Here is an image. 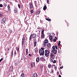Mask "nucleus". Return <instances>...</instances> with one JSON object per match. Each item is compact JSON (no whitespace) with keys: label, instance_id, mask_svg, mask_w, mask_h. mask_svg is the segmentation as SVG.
Masks as SVG:
<instances>
[{"label":"nucleus","instance_id":"1","mask_svg":"<svg viewBox=\"0 0 77 77\" xmlns=\"http://www.w3.org/2000/svg\"><path fill=\"white\" fill-rule=\"evenodd\" d=\"M39 53L40 56H43V55H44L45 52H44V51H42L41 49H40L39 50Z\"/></svg>","mask_w":77,"mask_h":77},{"label":"nucleus","instance_id":"2","mask_svg":"<svg viewBox=\"0 0 77 77\" xmlns=\"http://www.w3.org/2000/svg\"><path fill=\"white\" fill-rule=\"evenodd\" d=\"M50 54V52L47 50H45V55L46 57H48L49 55Z\"/></svg>","mask_w":77,"mask_h":77},{"label":"nucleus","instance_id":"3","mask_svg":"<svg viewBox=\"0 0 77 77\" xmlns=\"http://www.w3.org/2000/svg\"><path fill=\"white\" fill-rule=\"evenodd\" d=\"M52 48L53 50H52V51L53 52L54 54H56L57 53V50H56V49L55 48V46L54 45L52 47Z\"/></svg>","mask_w":77,"mask_h":77},{"label":"nucleus","instance_id":"4","mask_svg":"<svg viewBox=\"0 0 77 77\" xmlns=\"http://www.w3.org/2000/svg\"><path fill=\"white\" fill-rule=\"evenodd\" d=\"M6 21V17H4L1 21V23L2 24H4Z\"/></svg>","mask_w":77,"mask_h":77},{"label":"nucleus","instance_id":"5","mask_svg":"<svg viewBox=\"0 0 77 77\" xmlns=\"http://www.w3.org/2000/svg\"><path fill=\"white\" fill-rule=\"evenodd\" d=\"M31 36H32V38L34 39H36V37L37 36V35L35 33H33L32 34H31Z\"/></svg>","mask_w":77,"mask_h":77},{"label":"nucleus","instance_id":"6","mask_svg":"<svg viewBox=\"0 0 77 77\" xmlns=\"http://www.w3.org/2000/svg\"><path fill=\"white\" fill-rule=\"evenodd\" d=\"M24 41H25V37L23 36L22 38V45L23 46V44H24Z\"/></svg>","mask_w":77,"mask_h":77},{"label":"nucleus","instance_id":"7","mask_svg":"<svg viewBox=\"0 0 77 77\" xmlns=\"http://www.w3.org/2000/svg\"><path fill=\"white\" fill-rule=\"evenodd\" d=\"M29 8L31 9H32L33 8V3L32 2H31L29 3Z\"/></svg>","mask_w":77,"mask_h":77},{"label":"nucleus","instance_id":"8","mask_svg":"<svg viewBox=\"0 0 77 77\" xmlns=\"http://www.w3.org/2000/svg\"><path fill=\"white\" fill-rule=\"evenodd\" d=\"M50 56L52 58H54L55 56L54 55V54H53V53L51 52L50 54Z\"/></svg>","mask_w":77,"mask_h":77},{"label":"nucleus","instance_id":"9","mask_svg":"<svg viewBox=\"0 0 77 77\" xmlns=\"http://www.w3.org/2000/svg\"><path fill=\"white\" fill-rule=\"evenodd\" d=\"M40 60H41V61H42V62H44V61L45 60V59L43 57H40Z\"/></svg>","mask_w":77,"mask_h":77},{"label":"nucleus","instance_id":"10","mask_svg":"<svg viewBox=\"0 0 77 77\" xmlns=\"http://www.w3.org/2000/svg\"><path fill=\"white\" fill-rule=\"evenodd\" d=\"M48 48H50L51 47V44L50 43H48L47 45Z\"/></svg>","mask_w":77,"mask_h":77},{"label":"nucleus","instance_id":"11","mask_svg":"<svg viewBox=\"0 0 77 77\" xmlns=\"http://www.w3.org/2000/svg\"><path fill=\"white\" fill-rule=\"evenodd\" d=\"M49 39H50L51 41V42H52V41H53V39L54 38H53L52 36L50 35V36L49 37Z\"/></svg>","mask_w":77,"mask_h":77},{"label":"nucleus","instance_id":"12","mask_svg":"<svg viewBox=\"0 0 77 77\" xmlns=\"http://www.w3.org/2000/svg\"><path fill=\"white\" fill-rule=\"evenodd\" d=\"M37 76H38V75L37 73H34L33 74V77H37Z\"/></svg>","mask_w":77,"mask_h":77},{"label":"nucleus","instance_id":"13","mask_svg":"<svg viewBox=\"0 0 77 77\" xmlns=\"http://www.w3.org/2000/svg\"><path fill=\"white\" fill-rule=\"evenodd\" d=\"M40 12H41L40 11H37L36 12V13H35V15H39V14H40Z\"/></svg>","mask_w":77,"mask_h":77},{"label":"nucleus","instance_id":"14","mask_svg":"<svg viewBox=\"0 0 77 77\" xmlns=\"http://www.w3.org/2000/svg\"><path fill=\"white\" fill-rule=\"evenodd\" d=\"M54 58H51L50 59V62H51L53 63Z\"/></svg>","mask_w":77,"mask_h":77},{"label":"nucleus","instance_id":"15","mask_svg":"<svg viewBox=\"0 0 77 77\" xmlns=\"http://www.w3.org/2000/svg\"><path fill=\"white\" fill-rule=\"evenodd\" d=\"M47 5H45L43 7V10L44 11H45L47 9Z\"/></svg>","mask_w":77,"mask_h":77},{"label":"nucleus","instance_id":"16","mask_svg":"<svg viewBox=\"0 0 77 77\" xmlns=\"http://www.w3.org/2000/svg\"><path fill=\"white\" fill-rule=\"evenodd\" d=\"M26 56H27L28 55V49L27 48L26 49Z\"/></svg>","mask_w":77,"mask_h":77},{"label":"nucleus","instance_id":"17","mask_svg":"<svg viewBox=\"0 0 77 77\" xmlns=\"http://www.w3.org/2000/svg\"><path fill=\"white\" fill-rule=\"evenodd\" d=\"M36 61L38 62H39V57H38L36 58Z\"/></svg>","mask_w":77,"mask_h":77},{"label":"nucleus","instance_id":"18","mask_svg":"<svg viewBox=\"0 0 77 77\" xmlns=\"http://www.w3.org/2000/svg\"><path fill=\"white\" fill-rule=\"evenodd\" d=\"M35 53H37L38 51V48H35Z\"/></svg>","mask_w":77,"mask_h":77},{"label":"nucleus","instance_id":"19","mask_svg":"<svg viewBox=\"0 0 77 77\" xmlns=\"http://www.w3.org/2000/svg\"><path fill=\"white\" fill-rule=\"evenodd\" d=\"M41 37L42 38H45V35L44 34H41Z\"/></svg>","mask_w":77,"mask_h":77},{"label":"nucleus","instance_id":"20","mask_svg":"<svg viewBox=\"0 0 77 77\" xmlns=\"http://www.w3.org/2000/svg\"><path fill=\"white\" fill-rule=\"evenodd\" d=\"M10 70L11 71H13V66H11L10 69Z\"/></svg>","mask_w":77,"mask_h":77},{"label":"nucleus","instance_id":"21","mask_svg":"<svg viewBox=\"0 0 77 77\" xmlns=\"http://www.w3.org/2000/svg\"><path fill=\"white\" fill-rule=\"evenodd\" d=\"M14 12L16 13V12H18V10H17V8H15V9H14Z\"/></svg>","mask_w":77,"mask_h":77},{"label":"nucleus","instance_id":"22","mask_svg":"<svg viewBox=\"0 0 77 77\" xmlns=\"http://www.w3.org/2000/svg\"><path fill=\"white\" fill-rule=\"evenodd\" d=\"M8 10H9V11H11V8L10 7V5H8Z\"/></svg>","mask_w":77,"mask_h":77},{"label":"nucleus","instance_id":"23","mask_svg":"<svg viewBox=\"0 0 77 77\" xmlns=\"http://www.w3.org/2000/svg\"><path fill=\"white\" fill-rule=\"evenodd\" d=\"M57 40V38L56 37H55L54 39V42H56V40Z\"/></svg>","mask_w":77,"mask_h":77},{"label":"nucleus","instance_id":"24","mask_svg":"<svg viewBox=\"0 0 77 77\" xmlns=\"http://www.w3.org/2000/svg\"><path fill=\"white\" fill-rule=\"evenodd\" d=\"M45 42H46V43H48V40L47 39H45L44 41Z\"/></svg>","mask_w":77,"mask_h":77},{"label":"nucleus","instance_id":"25","mask_svg":"<svg viewBox=\"0 0 77 77\" xmlns=\"http://www.w3.org/2000/svg\"><path fill=\"white\" fill-rule=\"evenodd\" d=\"M44 29H42V31L41 35L44 34Z\"/></svg>","mask_w":77,"mask_h":77},{"label":"nucleus","instance_id":"26","mask_svg":"<svg viewBox=\"0 0 77 77\" xmlns=\"http://www.w3.org/2000/svg\"><path fill=\"white\" fill-rule=\"evenodd\" d=\"M16 49L17 52H18V51L20 50V47L19 46V47H16Z\"/></svg>","mask_w":77,"mask_h":77},{"label":"nucleus","instance_id":"27","mask_svg":"<svg viewBox=\"0 0 77 77\" xmlns=\"http://www.w3.org/2000/svg\"><path fill=\"white\" fill-rule=\"evenodd\" d=\"M32 39V35H31L29 37V41H31Z\"/></svg>","mask_w":77,"mask_h":77},{"label":"nucleus","instance_id":"28","mask_svg":"<svg viewBox=\"0 0 77 77\" xmlns=\"http://www.w3.org/2000/svg\"><path fill=\"white\" fill-rule=\"evenodd\" d=\"M47 43H46L45 42H44V47H45V46H46V45H47Z\"/></svg>","mask_w":77,"mask_h":77},{"label":"nucleus","instance_id":"29","mask_svg":"<svg viewBox=\"0 0 77 77\" xmlns=\"http://www.w3.org/2000/svg\"><path fill=\"white\" fill-rule=\"evenodd\" d=\"M45 19L46 20H47V21H51V19L46 18Z\"/></svg>","mask_w":77,"mask_h":77},{"label":"nucleus","instance_id":"30","mask_svg":"<svg viewBox=\"0 0 77 77\" xmlns=\"http://www.w3.org/2000/svg\"><path fill=\"white\" fill-rule=\"evenodd\" d=\"M20 77H24V73H22L20 76Z\"/></svg>","mask_w":77,"mask_h":77},{"label":"nucleus","instance_id":"31","mask_svg":"<svg viewBox=\"0 0 77 77\" xmlns=\"http://www.w3.org/2000/svg\"><path fill=\"white\" fill-rule=\"evenodd\" d=\"M36 44H37V42H34V45L35 47Z\"/></svg>","mask_w":77,"mask_h":77},{"label":"nucleus","instance_id":"32","mask_svg":"<svg viewBox=\"0 0 77 77\" xmlns=\"http://www.w3.org/2000/svg\"><path fill=\"white\" fill-rule=\"evenodd\" d=\"M51 64H48V67L49 68H51Z\"/></svg>","mask_w":77,"mask_h":77},{"label":"nucleus","instance_id":"33","mask_svg":"<svg viewBox=\"0 0 77 77\" xmlns=\"http://www.w3.org/2000/svg\"><path fill=\"white\" fill-rule=\"evenodd\" d=\"M3 16V14L1 13H0V18L2 17Z\"/></svg>","mask_w":77,"mask_h":77},{"label":"nucleus","instance_id":"34","mask_svg":"<svg viewBox=\"0 0 77 77\" xmlns=\"http://www.w3.org/2000/svg\"><path fill=\"white\" fill-rule=\"evenodd\" d=\"M14 56H16V55H17V53L15 50L14 53Z\"/></svg>","mask_w":77,"mask_h":77},{"label":"nucleus","instance_id":"35","mask_svg":"<svg viewBox=\"0 0 77 77\" xmlns=\"http://www.w3.org/2000/svg\"><path fill=\"white\" fill-rule=\"evenodd\" d=\"M52 63H56V61L54 60V61H53Z\"/></svg>","mask_w":77,"mask_h":77},{"label":"nucleus","instance_id":"36","mask_svg":"<svg viewBox=\"0 0 77 77\" xmlns=\"http://www.w3.org/2000/svg\"><path fill=\"white\" fill-rule=\"evenodd\" d=\"M60 41H59L58 45V46H59V45H60Z\"/></svg>","mask_w":77,"mask_h":77},{"label":"nucleus","instance_id":"37","mask_svg":"<svg viewBox=\"0 0 77 77\" xmlns=\"http://www.w3.org/2000/svg\"><path fill=\"white\" fill-rule=\"evenodd\" d=\"M14 52V51H12L11 53V57H12V56H13V52Z\"/></svg>","mask_w":77,"mask_h":77},{"label":"nucleus","instance_id":"38","mask_svg":"<svg viewBox=\"0 0 77 77\" xmlns=\"http://www.w3.org/2000/svg\"><path fill=\"white\" fill-rule=\"evenodd\" d=\"M31 68H33V63H31Z\"/></svg>","mask_w":77,"mask_h":77},{"label":"nucleus","instance_id":"39","mask_svg":"<svg viewBox=\"0 0 77 77\" xmlns=\"http://www.w3.org/2000/svg\"><path fill=\"white\" fill-rule=\"evenodd\" d=\"M41 49L42 50V51H44V48H41Z\"/></svg>","mask_w":77,"mask_h":77},{"label":"nucleus","instance_id":"40","mask_svg":"<svg viewBox=\"0 0 77 77\" xmlns=\"http://www.w3.org/2000/svg\"><path fill=\"white\" fill-rule=\"evenodd\" d=\"M30 12H31V14H33V10H31L30 11Z\"/></svg>","mask_w":77,"mask_h":77},{"label":"nucleus","instance_id":"41","mask_svg":"<svg viewBox=\"0 0 77 77\" xmlns=\"http://www.w3.org/2000/svg\"><path fill=\"white\" fill-rule=\"evenodd\" d=\"M18 6L19 8H20V4H18Z\"/></svg>","mask_w":77,"mask_h":77},{"label":"nucleus","instance_id":"42","mask_svg":"<svg viewBox=\"0 0 77 77\" xmlns=\"http://www.w3.org/2000/svg\"><path fill=\"white\" fill-rule=\"evenodd\" d=\"M12 32V31L11 29H10L9 32H10V34H11V33Z\"/></svg>","mask_w":77,"mask_h":77},{"label":"nucleus","instance_id":"43","mask_svg":"<svg viewBox=\"0 0 77 77\" xmlns=\"http://www.w3.org/2000/svg\"><path fill=\"white\" fill-rule=\"evenodd\" d=\"M3 60V58H2L0 60V62H2V60Z\"/></svg>","mask_w":77,"mask_h":77},{"label":"nucleus","instance_id":"44","mask_svg":"<svg viewBox=\"0 0 77 77\" xmlns=\"http://www.w3.org/2000/svg\"><path fill=\"white\" fill-rule=\"evenodd\" d=\"M33 66L34 67H35V62H34L33 63Z\"/></svg>","mask_w":77,"mask_h":77},{"label":"nucleus","instance_id":"45","mask_svg":"<svg viewBox=\"0 0 77 77\" xmlns=\"http://www.w3.org/2000/svg\"><path fill=\"white\" fill-rule=\"evenodd\" d=\"M3 6V5L1 4H0V8H2V7Z\"/></svg>","mask_w":77,"mask_h":77},{"label":"nucleus","instance_id":"46","mask_svg":"<svg viewBox=\"0 0 77 77\" xmlns=\"http://www.w3.org/2000/svg\"><path fill=\"white\" fill-rule=\"evenodd\" d=\"M55 48L56 50H57V46H55Z\"/></svg>","mask_w":77,"mask_h":77},{"label":"nucleus","instance_id":"47","mask_svg":"<svg viewBox=\"0 0 77 77\" xmlns=\"http://www.w3.org/2000/svg\"><path fill=\"white\" fill-rule=\"evenodd\" d=\"M54 69L55 70H57V66H56L54 67Z\"/></svg>","mask_w":77,"mask_h":77},{"label":"nucleus","instance_id":"48","mask_svg":"<svg viewBox=\"0 0 77 77\" xmlns=\"http://www.w3.org/2000/svg\"><path fill=\"white\" fill-rule=\"evenodd\" d=\"M63 68V66H62L61 67H60V69H62V68Z\"/></svg>","mask_w":77,"mask_h":77},{"label":"nucleus","instance_id":"49","mask_svg":"<svg viewBox=\"0 0 77 77\" xmlns=\"http://www.w3.org/2000/svg\"><path fill=\"white\" fill-rule=\"evenodd\" d=\"M47 3H49V0H46Z\"/></svg>","mask_w":77,"mask_h":77},{"label":"nucleus","instance_id":"50","mask_svg":"<svg viewBox=\"0 0 77 77\" xmlns=\"http://www.w3.org/2000/svg\"><path fill=\"white\" fill-rule=\"evenodd\" d=\"M29 56H30V57H32V54H29Z\"/></svg>","mask_w":77,"mask_h":77},{"label":"nucleus","instance_id":"51","mask_svg":"<svg viewBox=\"0 0 77 77\" xmlns=\"http://www.w3.org/2000/svg\"><path fill=\"white\" fill-rule=\"evenodd\" d=\"M51 72L52 73H53V70H51Z\"/></svg>","mask_w":77,"mask_h":77},{"label":"nucleus","instance_id":"52","mask_svg":"<svg viewBox=\"0 0 77 77\" xmlns=\"http://www.w3.org/2000/svg\"><path fill=\"white\" fill-rule=\"evenodd\" d=\"M69 26V24L67 23V27H68V26Z\"/></svg>","mask_w":77,"mask_h":77},{"label":"nucleus","instance_id":"53","mask_svg":"<svg viewBox=\"0 0 77 77\" xmlns=\"http://www.w3.org/2000/svg\"><path fill=\"white\" fill-rule=\"evenodd\" d=\"M59 77H62V76L60 75L59 74Z\"/></svg>","mask_w":77,"mask_h":77},{"label":"nucleus","instance_id":"54","mask_svg":"<svg viewBox=\"0 0 77 77\" xmlns=\"http://www.w3.org/2000/svg\"><path fill=\"white\" fill-rule=\"evenodd\" d=\"M57 74H59V72L58 71L57 72Z\"/></svg>","mask_w":77,"mask_h":77},{"label":"nucleus","instance_id":"55","mask_svg":"<svg viewBox=\"0 0 77 77\" xmlns=\"http://www.w3.org/2000/svg\"><path fill=\"white\" fill-rule=\"evenodd\" d=\"M53 66L54 67H55L56 66V65H53Z\"/></svg>","mask_w":77,"mask_h":77},{"label":"nucleus","instance_id":"56","mask_svg":"<svg viewBox=\"0 0 77 77\" xmlns=\"http://www.w3.org/2000/svg\"><path fill=\"white\" fill-rule=\"evenodd\" d=\"M48 70V72H50V71H49V70L47 69Z\"/></svg>","mask_w":77,"mask_h":77},{"label":"nucleus","instance_id":"57","mask_svg":"<svg viewBox=\"0 0 77 77\" xmlns=\"http://www.w3.org/2000/svg\"><path fill=\"white\" fill-rule=\"evenodd\" d=\"M15 2H18V1H17V0H14Z\"/></svg>","mask_w":77,"mask_h":77},{"label":"nucleus","instance_id":"58","mask_svg":"<svg viewBox=\"0 0 77 77\" xmlns=\"http://www.w3.org/2000/svg\"><path fill=\"white\" fill-rule=\"evenodd\" d=\"M39 32V33H40V32H41V31H40V30Z\"/></svg>","mask_w":77,"mask_h":77},{"label":"nucleus","instance_id":"59","mask_svg":"<svg viewBox=\"0 0 77 77\" xmlns=\"http://www.w3.org/2000/svg\"><path fill=\"white\" fill-rule=\"evenodd\" d=\"M35 7H36V8H37V5H35Z\"/></svg>","mask_w":77,"mask_h":77},{"label":"nucleus","instance_id":"60","mask_svg":"<svg viewBox=\"0 0 77 77\" xmlns=\"http://www.w3.org/2000/svg\"><path fill=\"white\" fill-rule=\"evenodd\" d=\"M39 39H38V41H39L40 40V39H39V38H40V37L39 38Z\"/></svg>","mask_w":77,"mask_h":77},{"label":"nucleus","instance_id":"61","mask_svg":"<svg viewBox=\"0 0 77 77\" xmlns=\"http://www.w3.org/2000/svg\"><path fill=\"white\" fill-rule=\"evenodd\" d=\"M8 50H9V48H8Z\"/></svg>","mask_w":77,"mask_h":77},{"label":"nucleus","instance_id":"62","mask_svg":"<svg viewBox=\"0 0 77 77\" xmlns=\"http://www.w3.org/2000/svg\"><path fill=\"white\" fill-rule=\"evenodd\" d=\"M46 72L47 73V71H46Z\"/></svg>","mask_w":77,"mask_h":77},{"label":"nucleus","instance_id":"63","mask_svg":"<svg viewBox=\"0 0 77 77\" xmlns=\"http://www.w3.org/2000/svg\"><path fill=\"white\" fill-rule=\"evenodd\" d=\"M60 74H61V73H60Z\"/></svg>","mask_w":77,"mask_h":77},{"label":"nucleus","instance_id":"64","mask_svg":"<svg viewBox=\"0 0 77 77\" xmlns=\"http://www.w3.org/2000/svg\"><path fill=\"white\" fill-rule=\"evenodd\" d=\"M0 2H1V1L0 0Z\"/></svg>","mask_w":77,"mask_h":77}]
</instances>
